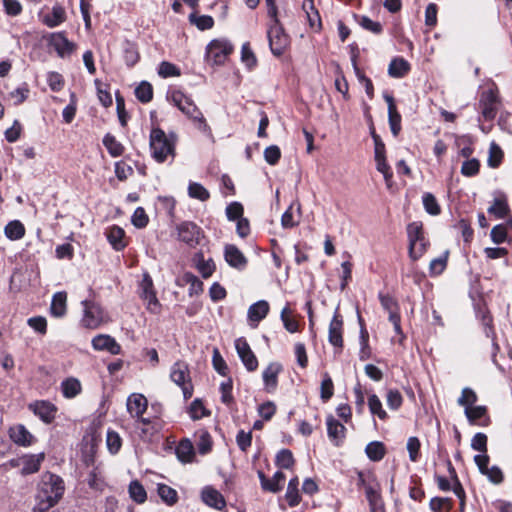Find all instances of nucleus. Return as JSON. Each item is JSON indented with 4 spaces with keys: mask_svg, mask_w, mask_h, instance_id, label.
Returning <instances> with one entry per match:
<instances>
[{
    "mask_svg": "<svg viewBox=\"0 0 512 512\" xmlns=\"http://www.w3.org/2000/svg\"><path fill=\"white\" fill-rule=\"evenodd\" d=\"M64 482L58 475L46 472L41 476L34 510L46 512L54 507L64 494Z\"/></svg>",
    "mask_w": 512,
    "mask_h": 512,
    "instance_id": "obj_1",
    "label": "nucleus"
},
{
    "mask_svg": "<svg viewBox=\"0 0 512 512\" xmlns=\"http://www.w3.org/2000/svg\"><path fill=\"white\" fill-rule=\"evenodd\" d=\"M177 140L178 137L174 132L167 134L159 127L152 128L149 136L151 157L157 163H164L168 159L172 161L175 157Z\"/></svg>",
    "mask_w": 512,
    "mask_h": 512,
    "instance_id": "obj_2",
    "label": "nucleus"
},
{
    "mask_svg": "<svg viewBox=\"0 0 512 512\" xmlns=\"http://www.w3.org/2000/svg\"><path fill=\"white\" fill-rule=\"evenodd\" d=\"M270 23L267 30L269 47L273 55L281 56L290 45V37L277 17L275 0H266Z\"/></svg>",
    "mask_w": 512,
    "mask_h": 512,
    "instance_id": "obj_3",
    "label": "nucleus"
},
{
    "mask_svg": "<svg viewBox=\"0 0 512 512\" xmlns=\"http://www.w3.org/2000/svg\"><path fill=\"white\" fill-rule=\"evenodd\" d=\"M408 252L412 261L420 259L428 250L429 241L424 236L423 224L415 221L407 226Z\"/></svg>",
    "mask_w": 512,
    "mask_h": 512,
    "instance_id": "obj_4",
    "label": "nucleus"
},
{
    "mask_svg": "<svg viewBox=\"0 0 512 512\" xmlns=\"http://www.w3.org/2000/svg\"><path fill=\"white\" fill-rule=\"evenodd\" d=\"M171 380L181 387L184 399L187 400L193 395V386L191 384L188 365L183 361L175 362L170 371Z\"/></svg>",
    "mask_w": 512,
    "mask_h": 512,
    "instance_id": "obj_5",
    "label": "nucleus"
},
{
    "mask_svg": "<svg viewBox=\"0 0 512 512\" xmlns=\"http://www.w3.org/2000/svg\"><path fill=\"white\" fill-rule=\"evenodd\" d=\"M178 240L185 243L190 248H195L204 238V232L201 227L191 221H184L176 227Z\"/></svg>",
    "mask_w": 512,
    "mask_h": 512,
    "instance_id": "obj_6",
    "label": "nucleus"
},
{
    "mask_svg": "<svg viewBox=\"0 0 512 512\" xmlns=\"http://www.w3.org/2000/svg\"><path fill=\"white\" fill-rule=\"evenodd\" d=\"M84 308V315L82 317V324L86 328L96 329L102 323L107 321V316L102 307L90 300L82 301Z\"/></svg>",
    "mask_w": 512,
    "mask_h": 512,
    "instance_id": "obj_7",
    "label": "nucleus"
},
{
    "mask_svg": "<svg viewBox=\"0 0 512 512\" xmlns=\"http://www.w3.org/2000/svg\"><path fill=\"white\" fill-rule=\"evenodd\" d=\"M140 296L146 303V308L153 314H158L161 311V304L159 303L156 293L153 289V281L149 274L145 273L140 283Z\"/></svg>",
    "mask_w": 512,
    "mask_h": 512,
    "instance_id": "obj_8",
    "label": "nucleus"
},
{
    "mask_svg": "<svg viewBox=\"0 0 512 512\" xmlns=\"http://www.w3.org/2000/svg\"><path fill=\"white\" fill-rule=\"evenodd\" d=\"M232 45L226 40H213L206 49V56L214 64H222L226 57L232 52Z\"/></svg>",
    "mask_w": 512,
    "mask_h": 512,
    "instance_id": "obj_9",
    "label": "nucleus"
},
{
    "mask_svg": "<svg viewBox=\"0 0 512 512\" xmlns=\"http://www.w3.org/2000/svg\"><path fill=\"white\" fill-rule=\"evenodd\" d=\"M148 401L146 397L139 393L131 394L127 399V410L130 415L134 418L139 419L143 424H149L150 421L147 418H143L142 415L146 411Z\"/></svg>",
    "mask_w": 512,
    "mask_h": 512,
    "instance_id": "obj_10",
    "label": "nucleus"
},
{
    "mask_svg": "<svg viewBox=\"0 0 512 512\" xmlns=\"http://www.w3.org/2000/svg\"><path fill=\"white\" fill-rule=\"evenodd\" d=\"M479 105L481 108L482 117L485 120H493L497 114L498 99L493 90H488L482 93Z\"/></svg>",
    "mask_w": 512,
    "mask_h": 512,
    "instance_id": "obj_11",
    "label": "nucleus"
},
{
    "mask_svg": "<svg viewBox=\"0 0 512 512\" xmlns=\"http://www.w3.org/2000/svg\"><path fill=\"white\" fill-rule=\"evenodd\" d=\"M49 45L61 58L70 56L75 50V44L70 42L63 32L52 33L49 37Z\"/></svg>",
    "mask_w": 512,
    "mask_h": 512,
    "instance_id": "obj_12",
    "label": "nucleus"
},
{
    "mask_svg": "<svg viewBox=\"0 0 512 512\" xmlns=\"http://www.w3.org/2000/svg\"><path fill=\"white\" fill-rule=\"evenodd\" d=\"M29 409L38 416L44 423H51L56 416L57 407L49 401L39 400L31 403Z\"/></svg>",
    "mask_w": 512,
    "mask_h": 512,
    "instance_id": "obj_13",
    "label": "nucleus"
},
{
    "mask_svg": "<svg viewBox=\"0 0 512 512\" xmlns=\"http://www.w3.org/2000/svg\"><path fill=\"white\" fill-rule=\"evenodd\" d=\"M92 347L96 351H107L112 355H118L121 352V346L115 338L108 334H99L92 339Z\"/></svg>",
    "mask_w": 512,
    "mask_h": 512,
    "instance_id": "obj_14",
    "label": "nucleus"
},
{
    "mask_svg": "<svg viewBox=\"0 0 512 512\" xmlns=\"http://www.w3.org/2000/svg\"><path fill=\"white\" fill-rule=\"evenodd\" d=\"M10 439L18 446L29 447L35 442V437L23 424H17L9 428Z\"/></svg>",
    "mask_w": 512,
    "mask_h": 512,
    "instance_id": "obj_15",
    "label": "nucleus"
},
{
    "mask_svg": "<svg viewBox=\"0 0 512 512\" xmlns=\"http://www.w3.org/2000/svg\"><path fill=\"white\" fill-rule=\"evenodd\" d=\"M189 119H191L194 123V126L201 131L202 133L212 136V131L210 126L207 124L206 119L204 118L200 109L196 106L194 102L187 106V109L183 111Z\"/></svg>",
    "mask_w": 512,
    "mask_h": 512,
    "instance_id": "obj_16",
    "label": "nucleus"
},
{
    "mask_svg": "<svg viewBox=\"0 0 512 512\" xmlns=\"http://www.w3.org/2000/svg\"><path fill=\"white\" fill-rule=\"evenodd\" d=\"M202 501L209 507L216 510H223L226 507V501L223 495L212 486H205L201 491Z\"/></svg>",
    "mask_w": 512,
    "mask_h": 512,
    "instance_id": "obj_17",
    "label": "nucleus"
},
{
    "mask_svg": "<svg viewBox=\"0 0 512 512\" xmlns=\"http://www.w3.org/2000/svg\"><path fill=\"white\" fill-rule=\"evenodd\" d=\"M224 257L226 262L233 268L243 270L247 265V259L244 254L233 244H227L224 247Z\"/></svg>",
    "mask_w": 512,
    "mask_h": 512,
    "instance_id": "obj_18",
    "label": "nucleus"
},
{
    "mask_svg": "<svg viewBox=\"0 0 512 512\" xmlns=\"http://www.w3.org/2000/svg\"><path fill=\"white\" fill-rule=\"evenodd\" d=\"M327 434L330 440L336 445H340L345 438V426L336 420L332 415L326 419Z\"/></svg>",
    "mask_w": 512,
    "mask_h": 512,
    "instance_id": "obj_19",
    "label": "nucleus"
},
{
    "mask_svg": "<svg viewBox=\"0 0 512 512\" xmlns=\"http://www.w3.org/2000/svg\"><path fill=\"white\" fill-rule=\"evenodd\" d=\"M282 371V365L273 362L263 371V382L267 392H273L278 385V375Z\"/></svg>",
    "mask_w": 512,
    "mask_h": 512,
    "instance_id": "obj_20",
    "label": "nucleus"
},
{
    "mask_svg": "<svg viewBox=\"0 0 512 512\" xmlns=\"http://www.w3.org/2000/svg\"><path fill=\"white\" fill-rule=\"evenodd\" d=\"M45 459V453L26 454L22 456L21 474L29 475L39 471L42 462Z\"/></svg>",
    "mask_w": 512,
    "mask_h": 512,
    "instance_id": "obj_21",
    "label": "nucleus"
},
{
    "mask_svg": "<svg viewBox=\"0 0 512 512\" xmlns=\"http://www.w3.org/2000/svg\"><path fill=\"white\" fill-rule=\"evenodd\" d=\"M465 415L472 425L486 427L490 424V418L487 415L485 406H472L465 409Z\"/></svg>",
    "mask_w": 512,
    "mask_h": 512,
    "instance_id": "obj_22",
    "label": "nucleus"
},
{
    "mask_svg": "<svg viewBox=\"0 0 512 512\" xmlns=\"http://www.w3.org/2000/svg\"><path fill=\"white\" fill-rule=\"evenodd\" d=\"M343 321L336 312L329 325V342L337 348L343 347L342 337Z\"/></svg>",
    "mask_w": 512,
    "mask_h": 512,
    "instance_id": "obj_23",
    "label": "nucleus"
},
{
    "mask_svg": "<svg viewBox=\"0 0 512 512\" xmlns=\"http://www.w3.org/2000/svg\"><path fill=\"white\" fill-rule=\"evenodd\" d=\"M269 310L270 306L266 300L257 301L248 308V321L255 323V326H257L268 315Z\"/></svg>",
    "mask_w": 512,
    "mask_h": 512,
    "instance_id": "obj_24",
    "label": "nucleus"
},
{
    "mask_svg": "<svg viewBox=\"0 0 512 512\" xmlns=\"http://www.w3.org/2000/svg\"><path fill=\"white\" fill-rule=\"evenodd\" d=\"M61 393L66 399H73L81 394L82 384L76 377H68L60 384Z\"/></svg>",
    "mask_w": 512,
    "mask_h": 512,
    "instance_id": "obj_25",
    "label": "nucleus"
},
{
    "mask_svg": "<svg viewBox=\"0 0 512 512\" xmlns=\"http://www.w3.org/2000/svg\"><path fill=\"white\" fill-rule=\"evenodd\" d=\"M66 20V13L62 6H53L51 13L43 16L42 22L49 28H54L62 24Z\"/></svg>",
    "mask_w": 512,
    "mask_h": 512,
    "instance_id": "obj_26",
    "label": "nucleus"
},
{
    "mask_svg": "<svg viewBox=\"0 0 512 512\" xmlns=\"http://www.w3.org/2000/svg\"><path fill=\"white\" fill-rule=\"evenodd\" d=\"M379 489L380 487L378 482L364 489L371 512H384L381 506V496Z\"/></svg>",
    "mask_w": 512,
    "mask_h": 512,
    "instance_id": "obj_27",
    "label": "nucleus"
},
{
    "mask_svg": "<svg viewBox=\"0 0 512 512\" xmlns=\"http://www.w3.org/2000/svg\"><path fill=\"white\" fill-rule=\"evenodd\" d=\"M107 240L112 245V247L120 251L125 248L126 243L124 241V230L119 226H112L108 229L107 233Z\"/></svg>",
    "mask_w": 512,
    "mask_h": 512,
    "instance_id": "obj_28",
    "label": "nucleus"
},
{
    "mask_svg": "<svg viewBox=\"0 0 512 512\" xmlns=\"http://www.w3.org/2000/svg\"><path fill=\"white\" fill-rule=\"evenodd\" d=\"M410 70V64L401 57L394 58L388 67V74L393 78H402Z\"/></svg>",
    "mask_w": 512,
    "mask_h": 512,
    "instance_id": "obj_29",
    "label": "nucleus"
},
{
    "mask_svg": "<svg viewBox=\"0 0 512 512\" xmlns=\"http://www.w3.org/2000/svg\"><path fill=\"white\" fill-rule=\"evenodd\" d=\"M175 452L178 459L183 463L192 462L195 457L194 446L188 439L180 441Z\"/></svg>",
    "mask_w": 512,
    "mask_h": 512,
    "instance_id": "obj_30",
    "label": "nucleus"
},
{
    "mask_svg": "<svg viewBox=\"0 0 512 512\" xmlns=\"http://www.w3.org/2000/svg\"><path fill=\"white\" fill-rule=\"evenodd\" d=\"M66 302H67V294L66 292H57L54 294L51 306H50V312L51 315L54 317H62L66 313Z\"/></svg>",
    "mask_w": 512,
    "mask_h": 512,
    "instance_id": "obj_31",
    "label": "nucleus"
},
{
    "mask_svg": "<svg viewBox=\"0 0 512 512\" xmlns=\"http://www.w3.org/2000/svg\"><path fill=\"white\" fill-rule=\"evenodd\" d=\"M5 236L11 240H20L25 235V227L19 220L10 221L4 228Z\"/></svg>",
    "mask_w": 512,
    "mask_h": 512,
    "instance_id": "obj_32",
    "label": "nucleus"
},
{
    "mask_svg": "<svg viewBox=\"0 0 512 512\" xmlns=\"http://www.w3.org/2000/svg\"><path fill=\"white\" fill-rule=\"evenodd\" d=\"M508 212L509 207L504 195L496 197L493 201V204L488 208V213L499 219L504 218Z\"/></svg>",
    "mask_w": 512,
    "mask_h": 512,
    "instance_id": "obj_33",
    "label": "nucleus"
},
{
    "mask_svg": "<svg viewBox=\"0 0 512 512\" xmlns=\"http://www.w3.org/2000/svg\"><path fill=\"white\" fill-rule=\"evenodd\" d=\"M194 261L196 262V267L203 278H209L213 274L215 264L212 259L205 260L203 254L198 253L195 255Z\"/></svg>",
    "mask_w": 512,
    "mask_h": 512,
    "instance_id": "obj_34",
    "label": "nucleus"
},
{
    "mask_svg": "<svg viewBox=\"0 0 512 512\" xmlns=\"http://www.w3.org/2000/svg\"><path fill=\"white\" fill-rule=\"evenodd\" d=\"M365 453L371 461L378 462L384 458L386 450L382 442L373 441L366 446Z\"/></svg>",
    "mask_w": 512,
    "mask_h": 512,
    "instance_id": "obj_35",
    "label": "nucleus"
},
{
    "mask_svg": "<svg viewBox=\"0 0 512 512\" xmlns=\"http://www.w3.org/2000/svg\"><path fill=\"white\" fill-rule=\"evenodd\" d=\"M103 145L112 157H119L124 152L123 145L110 133L103 137Z\"/></svg>",
    "mask_w": 512,
    "mask_h": 512,
    "instance_id": "obj_36",
    "label": "nucleus"
},
{
    "mask_svg": "<svg viewBox=\"0 0 512 512\" xmlns=\"http://www.w3.org/2000/svg\"><path fill=\"white\" fill-rule=\"evenodd\" d=\"M298 485L299 480L297 477L292 478L288 483L285 497L290 507H295L300 503L301 497Z\"/></svg>",
    "mask_w": 512,
    "mask_h": 512,
    "instance_id": "obj_37",
    "label": "nucleus"
},
{
    "mask_svg": "<svg viewBox=\"0 0 512 512\" xmlns=\"http://www.w3.org/2000/svg\"><path fill=\"white\" fill-rule=\"evenodd\" d=\"M302 7L307 15L310 26L321 27V18L318 10L315 8L314 0H304Z\"/></svg>",
    "mask_w": 512,
    "mask_h": 512,
    "instance_id": "obj_38",
    "label": "nucleus"
},
{
    "mask_svg": "<svg viewBox=\"0 0 512 512\" xmlns=\"http://www.w3.org/2000/svg\"><path fill=\"white\" fill-rule=\"evenodd\" d=\"M482 325L486 337L490 338L492 341L493 358H495L496 353L499 351V345L496 342V333L492 325V317L488 313L482 316Z\"/></svg>",
    "mask_w": 512,
    "mask_h": 512,
    "instance_id": "obj_39",
    "label": "nucleus"
},
{
    "mask_svg": "<svg viewBox=\"0 0 512 512\" xmlns=\"http://www.w3.org/2000/svg\"><path fill=\"white\" fill-rule=\"evenodd\" d=\"M128 492L131 499H133L138 504L144 503L147 499L146 490L138 480H133L130 482Z\"/></svg>",
    "mask_w": 512,
    "mask_h": 512,
    "instance_id": "obj_40",
    "label": "nucleus"
},
{
    "mask_svg": "<svg viewBox=\"0 0 512 512\" xmlns=\"http://www.w3.org/2000/svg\"><path fill=\"white\" fill-rule=\"evenodd\" d=\"M157 492L159 497L169 506L174 505L178 500L176 490L166 484H158Z\"/></svg>",
    "mask_w": 512,
    "mask_h": 512,
    "instance_id": "obj_41",
    "label": "nucleus"
},
{
    "mask_svg": "<svg viewBox=\"0 0 512 512\" xmlns=\"http://www.w3.org/2000/svg\"><path fill=\"white\" fill-rule=\"evenodd\" d=\"M169 99L182 113L187 109V106L193 102L190 97L186 96L180 90L172 91Z\"/></svg>",
    "mask_w": 512,
    "mask_h": 512,
    "instance_id": "obj_42",
    "label": "nucleus"
},
{
    "mask_svg": "<svg viewBox=\"0 0 512 512\" xmlns=\"http://www.w3.org/2000/svg\"><path fill=\"white\" fill-rule=\"evenodd\" d=\"M188 195L191 198L200 201H207L210 198L209 191L200 183L190 182L188 186Z\"/></svg>",
    "mask_w": 512,
    "mask_h": 512,
    "instance_id": "obj_43",
    "label": "nucleus"
},
{
    "mask_svg": "<svg viewBox=\"0 0 512 512\" xmlns=\"http://www.w3.org/2000/svg\"><path fill=\"white\" fill-rule=\"evenodd\" d=\"M280 317L288 332L296 333L299 330L298 321L292 316V312L288 306L282 309Z\"/></svg>",
    "mask_w": 512,
    "mask_h": 512,
    "instance_id": "obj_44",
    "label": "nucleus"
},
{
    "mask_svg": "<svg viewBox=\"0 0 512 512\" xmlns=\"http://www.w3.org/2000/svg\"><path fill=\"white\" fill-rule=\"evenodd\" d=\"M136 98L142 103H148L153 98V88L149 82H141L135 89Z\"/></svg>",
    "mask_w": 512,
    "mask_h": 512,
    "instance_id": "obj_45",
    "label": "nucleus"
},
{
    "mask_svg": "<svg viewBox=\"0 0 512 512\" xmlns=\"http://www.w3.org/2000/svg\"><path fill=\"white\" fill-rule=\"evenodd\" d=\"M368 406L371 414L377 416L381 420L387 419L388 415L386 411L383 409L382 403L377 395L372 394L369 396Z\"/></svg>",
    "mask_w": 512,
    "mask_h": 512,
    "instance_id": "obj_46",
    "label": "nucleus"
},
{
    "mask_svg": "<svg viewBox=\"0 0 512 512\" xmlns=\"http://www.w3.org/2000/svg\"><path fill=\"white\" fill-rule=\"evenodd\" d=\"M375 161L376 169L383 174L387 186L390 187L393 178V172L386 161V156H375Z\"/></svg>",
    "mask_w": 512,
    "mask_h": 512,
    "instance_id": "obj_47",
    "label": "nucleus"
},
{
    "mask_svg": "<svg viewBox=\"0 0 512 512\" xmlns=\"http://www.w3.org/2000/svg\"><path fill=\"white\" fill-rule=\"evenodd\" d=\"M106 445L111 454H117L122 446V439L120 435L113 430H108L106 435Z\"/></svg>",
    "mask_w": 512,
    "mask_h": 512,
    "instance_id": "obj_48",
    "label": "nucleus"
},
{
    "mask_svg": "<svg viewBox=\"0 0 512 512\" xmlns=\"http://www.w3.org/2000/svg\"><path fill=\"white\" fill-rule=\"evenodd\" d=\"M448 255H449V252L445 251L443 253V255H441L438 258L433 259L430 262L429 271H430L431 275H434V276L440 275L445 270V268L447 266Z\"/></svg>",
    "mask_w": 512,
    "mask_h": 512,
    "instance_id": "obj_49",
    "label": "nucleus"
},
{
    "mask_svg": "<svg viewBox=\"0 0 512 512\" xmlns=\"http://www.w3.org/2000/svg\"><path fill=\"white\" fill-rule=\"evenodd\" d=\"M276 465L283 469H290L294 464V457L290 450L282 449L276 455Z\"/></svg>",
    "mask_w": 512,
    "mask_h": 512,
    "instance_id": "obj_50",
    "label": "nucleus"
},
{
    "mask_svg": "<svg viewBox=\"0 0 512 512\" xmlns=\"http://www.w3.org/2000/svg\"><path fill=\"white\" fill-rule=\"evenodd\" d=\"M232 389L233 382L230 378L220 384L221 401L227 406H230L234 403Z\"/></svg>",
    "mask_w": 512,
    "mask_h": 512,
    "instance_id": "obj_51",
    "label": "nucleus"
},
{
    "mask_svg": "<svg viewBox=\"0 0 512 512\" xmlns=\"http://www.w3.org/2000/svg\"><path fill=\"white\" fill-rule=\"evenodd\" d=\"M355 17L357 18L359 25L363 29L368 30L374 34H380L382 32L383 28H382V25L380 22L373 21L372 19H370L367 16L355 15Z\"/></svg>",
    "mask_w": 512,
    "mask_h": 512,
    "instance_id": "obj_52",
    "label": "nucleus"
},
{
    "mask_svg": "<svg viewBox=\"0 0 512 512\" xmlns=\"http://www.w3.org/2000/svg\"><path fill=\"white\" fill-rule=\"evenodd\" d=\"M189 20L200 30L211 29L214 25L213 18L208 15L197 16L196 14H190Z\"/></svg>",
    "mask_w": 512,
    "mask_h": 512,
    "instance_id": "obj_53",
    "label": "nucleus"
},
{
    "mask_svg": "<svg viewBox=\"0 0 512 512\" xmlns=\"http://www.w3.org/2000/svg\"><path fill=\"white\" fill-rule=\"evenodd\" d=\"M188 412L193 420H199L210 414V412L206 410L200 399H195L194 401H192Z\"/></svg>",
    "mask_w": 512,
    "mask_h": 512,
    "instance_id": "obj_54",
    "label": "nucleus"
},
{
    "mask_svg": "<svg viewBox=\"0 0 512 512\" xmlns=\"http://www.w3.org/2000/svg\"><path fill=\"white\" fill-rule=\"evenodd\" d=\"M379 300L384 310L389 315L399 314V307L397 301L388 294L379 293Z\"/></svg>",
    "mask_w": 512,
    "mask_h": 512,
    "instance_id": "obj_55",
    "label": "nucleus"
},
{
    "mask_svg": "<svg viewBox=\"0 0 512 512\" xmlns=\"http://www.w3.org/2000/svg\"><path fill=\"white\" fill-rule=\"evenodd\" d=\"M158 74L162 78L177 77L181 75V71L175 64L163 61L159 65Z\"/></svg>",
    "mask_w": 512,
    "mask_h": 512,
    "instance_id": "obj_56",
    "label": "nucleus"
},
{
    "mask_svg": "<svg viewBox=\"0 0 512 512\" xmlns=\"http://www.w3.org/2000/svg\"><path fill=\"white\" fill-rule=\"evenodd\" d=\"M422 200H423L424 208L427 213H429L430 215H434V216L440 214V212H441L440 206L433 194L428 193V192L424 193Z\"/></svg>",
    "mask_w": 512,
    "mask_h": 512,
    "instance_id": "obj_57",
    "label": "nucleus"
},
{
    "mask_svg": "<svg viewBox=\"0 0 512 512\" xmlns=\"http://www.w3.org/2000/svg\"><path fill=\"white\" fill-rule=\"evenodd\" d=\"M420 447H421V443L417 437L412 436V437L408 438L406 448L409 453L410 461L417 462L419 460Z\"/></svg>",
    "mask_w": 512,
    "mask_h": 512,
    "instance_id": "obj_58",
    "label": "nucleus"
},
{
    "mask_svg": "<svg viewBox=\"0 0 512 512\" xmlns=\"http://www.w3.org/2000/svg\"><path fill=\"white\" fill-rule=\"evenodd\" d=\"M458 404L465 409L472 407L477 402V395L471 388H464L458 399Z\"/></svg>",
    "mask_w": 512,
    "mask_h": 512,
    "instance_id": "obj_59",
    "label": "nucleus"
},
{
    "mask_svg": "<svg viewBox=\"0 0 512 512\" xmlns=\"http://www.w3.org/2000/svg\"><path fill=\"white\" fill-rule=\"evenodd\" d=\"M454 228L457 229L465 243L469 244L473 239V229L471 228L470 223L465 219H460L455 225Z\"/></svg>",
    "mask_w": 512,
    "mask_h": 512,
    "instance_id": "obj_60",
    "label": "nucleus"
},
{
    "mask_svg": "<svg viewBox=\"0 0 512 512\" xmlns=\"http://www.w3.org/2000/svg\"><path fill=\"white\" fill-rule=\"evenodd\" d=\"M321 399L324 402H327L334 393V385L331 377L328 373H325L323 375V380L321 382Z\"/></svg>",
    "mask_w": 512,
    "mask_h": 512,
    "instance_id": "obj_61",
    "label": "nucleus"
},
{
    "mask_svg": "<svg viewBox=\"0 0 512 512\" xmlns=\"http://www.w3.org/2000/svg\"><path fill=\"white\" fill-rule=\"evenodd\" d=\"M212 448L211 436L207 431H200L198 434L197 449L200 454H207Z\"/></svg>",
    "mask_w": 512,
    "mask_h": 512,
    "instance_id": "obj_62",
    "label": "nucleus"
},
{
    "mask_svg": "<svg viewBox=\"0 0 512 512\" xmlns=\"http://www.w3.org/2000/svg\"><path fill=\"white\" fill-rule=\"evenodd\" d=\"M131 221L136 228H145L149 222V218L144 208L137 207L132 215Z\"/></svg>",
    "mask_w": 512,
    "mask_h": 512,
    "instance_id": "obj_63",
    "label": "nucleus"
},
{
    "mask_svg": "<svg viewBox=\"0 0 512 512\" xmlns=\"http://www.w3.org/2000/svg\"><path fill=\"white\" fill-rule=\"evenodd\" d=\"M480 163L477 159H467L463 162L461 167V173L464 176L471 177L476 175L479 172Z\"/></svg>",
    "mask_w": 512,
    "mask_h": 512,
    "instance_id": "obj_64",
    "label": "nucleus"
}]
</instances>
